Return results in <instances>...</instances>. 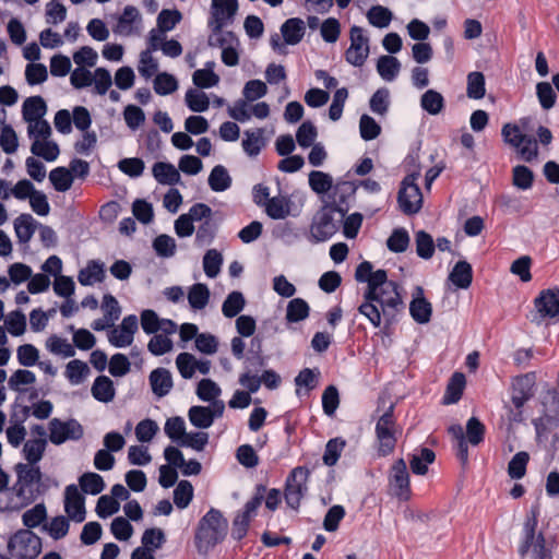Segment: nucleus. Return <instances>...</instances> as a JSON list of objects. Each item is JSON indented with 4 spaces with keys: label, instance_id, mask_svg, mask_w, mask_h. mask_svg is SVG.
Returning <instances> with one entry per match:
<instances>
[{
    "label": "nucleus",
    "instance_id": "f257e3e1",
    "mask_svg": "<svg viewBox=\"0 0 559 559\" xmlns=\"http://www.w3.org/2000/svg\"><path fill=\"white\" fill-rule=\"evenodd\" d=\"M228 533V521L222 511L211 508L199 521L195 531V547L200 554H207L221 544Z\"/></svg>",
    "mask_w": 559,
    "mask_h": 559
},
{
    "label": "nucleus",
    "instance_id": "f03ea898",
    "mask_svg": "<svg viewBox=\"0 0 559 559\" xmlns=\"http://www.w3.org/2000/svg\"><path fill=\"white\" fill-rule=\"evenodd\" d=\"M347 212L348 205L337 204L335 198L331 202H325L312 218L308 239L312 243L329 240L338 230V224L343 222Z\"/></svg>",
    "mask_w": 559,
    "mask_h": 559
},
{
    "label": "nucleus",
    "instance_id": "7ed1b4c3",
    "mask_svg": "<svg viewBox=\"0 0 559 559\" xmlns=\"http://www.w3.org/2000/svg\"><path fill=\"white\" fill-rule=\"evenodd\" d=\"M385 287H392V290L399 288V284L388 280V273L383 269L372 272L367 281V289L364 294V302L358 307L360 314L365 316L374 328L381 325V312L374 305V300H382V294L379 290Z\"/></svg>",
    "mask_w": 559,
    "mask_h": 559
},
{
    "label": "nucleus",
    "instance_id": "20e7f679",
    "mask_svg": "<svg viewBox=\"0 0 559 559\" xmlns=\"http://www.w3.org/2000/svg\"><path fill=\"white\" fill-rule=\"evenodd\" d=\"M538 516L539 506L534 504L531 507L530 512L526 514L523 524L522 542L518 550L521 558H525L532 548L533 559H552L551 550L546 547V540L543 532L536 534Z\"/></svg>",
    "mask_w": 559,
    "mask_h": 559
},
{
    "label": "nucleus",
    "instance_id": "39448f33",
    "mask_svg": "<svg viewBox=\"0 0 559 559\" xmlns=\"http://www.w3.org/2000/svg\"><path fill=\"white\" fill-rule=\"evenodd\" d=\"M535 373L528 372L522 376H518L512 380L511 383V402L514 409H510V419L515 423H522L523 406L530 401L535 394Z\"/></svg>",
    "mask_w": 559,
    "mask_h": 559
},
{
    "label": "nucleus",
    "instance_id": "423d86ee",
    "mask_svg": "<svg viewBox=\"0 0 559 559\" xmlns=\"http://www.w3.org/2000/svg\"><path fill=\"white\" fill-rule=\"evenodd\" d=\"M394 404H391L376 424L374 431L379 442L377 450L379 456H386L391 454L397 442L399 430L394 417Z\"/></svg>",
    "mask_w": 559,
    "mask_h": 559
},
{
    "label": "nucleus",
    "instance_id": "0eeeda50",
    "mask_svg": "<svg viewBox=\"0 0 559 559\" xmlns=\"http://www.w3.org/2000/svg\"><path fill=\"white\" fill-rule=\"evenodd\" d=\"M310 471L306 466L293 468L285 479L284 499L288 508L298 511L302 498L307 495V481Z\"/></svg>",
    "mask_w": 559,
    "mask_h": 559
},
{
    "label": "nucleus",
    "instance_id": "6e6552de",
    "mask_svg": "<svg viewBox=\"0 0 559 559\" xmlns=\"http://www.w3.org/2000/svg\"><path fill=\"white\" fill-rule=\"evenodd\" d=\"M420 171L416 170L404 177L397 193V203L400 210L406 215L418 213L423 206V194L419 186L416 183Z\"/></svg>",
    "mask_w": 559,
    "mask_h": 559
},
{
    "label": "nucleus",
    "instance_id": "1a4fd4ad",
    "mask_svg": "<svg viewBox=\"0 0 559 559\" xmlns=\"http://www.w3.org/2000/svg\"><path fill=\"white\" fill-rule=\"evenodd\" d=\"M501 133L504 142L519 147L522 159L531 163L537 158L538 145L536 139L522 134L516 124L506 123Z\"/></svg>",
    "mask_w": 559,
    "mask_h": 559
},
{
    "label": "nucleus",
    "instance_id": "9d476101",
    "mask_svg": "<svg viewBox=\"0 0 559 559\" xmlns=\"http://www.w3.org/2000/svg\"><path fill=\"white\" fill-rule=\"evenodd\" d=\"M382 294V300H374V305L380 309L384 323L381 332L385 335L391 334V326L397 322L396 314L403 308V300L399 288L392 290V287H385L379 290Z\"/></svg>",
    "mask_w": 559,
    "mask_h": 559
},
{
    "label": "nucleus",
    "instance_id": "9b49d317",
    "mask_svg": "<svg viewBox=\"0 0 559 559\" xmlns=\"http://www.w3.org/2000/svg\"><path fill=\"white\" fill-rule=\"evenodd\" d=\"M535 314L532 322L540 324L545 320H559V287L546 288L539 292L534 301Z\"/></svg>",
    "mask_w": 559,
    "mask_h": 559
},
{
    "label": "nucleus",
    "instance_id": "f8f14e48",
    "mask_svg": "<svg viewBox=\"0 0 559 559\" xmlns=\"http://www.w3.org/2000/svg\"><path fill=\"white\" fill-rule=\"evenodd\" d=\"M14 471L16 473V481L12 487V490L16 495V497L23 499V503L16 508L20 510L31 503H33L36 498L45 492V488H39L37 486L35 489H31V487L36 484L34 478L28 471V465L24 463H17L14 466Z\"/></svg>",
    "mask_w": 559,
    "mask_h": 559
},
{
    "label": "nucleus",
    "instance_id": "ddd939ff",
    "mask_svg": "<svg viewBox=\"0 0 559 559\" xmlns=\"http://www.w3.org/2000/svg\"><path fill=\"white\" fill-rule=\"evenodd\" d=\"M350 46L345 51V60L354 67H362L370 48L369 38L364 34V28L353 25L349 31Z\"/></svg>",
    "mask_w": 559,
    "mask_h": 559
},
{
    "label": "nucleus",
    "instance_id": "4468645a",
    "mask_svg": "<svg viewBox=\"0 0 559 559\" xmlns=\"http://www.w3.org/2000/svg\"><path fill=\"white\" fill-rule=\"evenodd\" d=\"M49 440L56 445H60L67 440H80L84 433L83 426L74 418L67 421L52 418L49 421Z\"/></svg>",
    "mask_w": 559,
    "mask_h": 559
},
{
    "label": "nucleus",
    "instance_id": "2eb2a0df",
    "mask_svg": "<svg viewBox=\"0 0 559 559\" xmlns=\"http://www.w3.org/2000/svg\"><path fill=\"white\" fill-rule=\"evenodd\" d=\"M389 487L393 496L401 501H408L412 497L409 474L403 459L396 460L389 474Z\"/></svg>",
    "mask_w": 559,
    "mask_h": 559
},
{
    "label": "nucleus",
    "instance_id": "dca6fc26",
    "mask_svg": "<svg viewBox=\"0 0 559 559\" xmlns=\"http://www.w3.org/2000/svg\"><path fill=\"white\" fill-rule=\"evenodd\" d=\"M238 10V0H212L209 26L214 34H221L224 25L231 22Z\"/></svg>",
    "mask_w": 559,
    "mask_h": 559
},
{
    "label": "nucleus",
    "instance_id": "f3484780",
    "mask_svg": "<svg viewBox=\"0 0 559 559\" xmlns=\"http://www.w3.org/2000/svg\"><path fill=\"white\" fill-rule=\"evenodd\" d=\"M64 511L69 519L76 523H81L85 520V497L79 491L75 484H70L64 489Z\"/></svg>",
    "mask_w": 559,
    "mask_h": 559
},
{
    "label": "nucleus",
    "instance_id": "a211bd4d",
    "mask_svg": "<svg viewBox=\"0 0 559 559\" xmlns=\"http://www.w3.org/2000/svg\"><path fill=\"white\" fill-rule=\"evenodd\" d=\"M15 537L21 551L16 555V559H36L43 549L41 538L31 530H19Z\"/></svg>",
    "mask_w": 559,
    "mask_h": 559
},
{
    "label": "nucleus",
    "instance_id": "6ab92c4d",
    "mask_svg": "<svg viewBox=\"0 0 559 559\" xmlns=\"http://www.w3.org/2000/svg\"><path fill=\"white\" fill-rule=\"evenodd\" d=\"M409 313L413 320L418 324H426L431 320L432 306L425 298L424 289L420 286H416L415 288V294L409 304Z\"/></svg>",
    "mask_w": 559,
    "mask_h": 559
},
{
    "label": "nucleus",
    "instance_id": "aec40b11",
    "mask_svg": "<svg viewBox=\"0 0 559 559\" xmlns=\"http://www.w3.org/2000/svg\"><path fill=\"white\" fill-rule=\"evenodd\" d=\"M148 381L152 392L157 397L166 396L174 386L173 376L170 371L163 367H158L152 370L148 376Z\"/></svg>",
    "mask_w": 559,
    "mask_h": 559
},
{
    "label": "nucleus",
    "instance_id": "412c9836",
    "mask_svg": "<svg viewBox=\"0 0 559 559\" xmlns=\"http://www.w3.org/2000/svg\"><path fill=\"white\" fill-rule=\"evenodd\" d=\"M46 112L47 104L39 95L26 98L22 105L23 119L29 123L43 119Z\"/></svg>",
    "mask_w": 559,
    "mask_h": 559
},
{
    "label": "nucleus",
    "instance_id": "4be33fe9",
    "mask_svg": "<svg viewBox=\"0 0 559 559\" xmlns=\"http://www.w3.org/2000/svg\"><path fill=\"white\" fill-rule=\"evenodd\" d=\"M465 385V374L459 371L454 372L447 384L445 393L442 397V404L450 405L457 403L463 395Z\"/></svg>",
    "mask_w": 559,
    "mask_h": 559
},
{
    "label": "nucleus",
    "instance_id": "5701e85b",
    "mask_svg": "<svg viewBox=\"0 0 559 559\" xmlns=\"http://www.w3.org/2000/svg\"><path fill=\"white\" fill-rule=\"evenodd\" d=\"M105 265L98 260H91L87 265L80 270L78 281L82 286H91L96 282L105 280Z\"/></svg>",
    "mask_w": 559,
    "mask_h": 559
},
{
    "label": "nucleus",
    "instance_id": "b1692460",
    "mask_svg": "<svg viewBox=\"0 0 559 559\" xmlns=\"http://www.w3.org/2000/svg\"><path fill=\"white\" fill-rule=\"evenodd\" d=\"M305 22L299 17H290L281 26V33L287 45H297L305 35Z\"/></svg>",
    "mask_w": 559,
    "mask_h": 559
},
{
    "label": "nucleus",
    "instance_id": "393cba45",
    "mask_svg": "<svg viewBox=\"0 0 559 559\" xmlns=\"http://www.w3.org/2000/svg\"><path fill=\"white\" fill-rule=\"evenodd\" d=\"M153 176L160 185L175 186L180 183L179 170L170 163L157 162L152 168Z\"/></svg>",
    "mask_w": 559,
    "mask_h": 559
},
{
    "label": "nucleus",
    "instance_id": "a878e982",
    "mask_svg": "<svg viewBox=\"0 0 559 559\" xmlns=\"http://www.w3.org/2000/svg\"><path fill=\"white\" fill-rule=\"evenodd\" d=\"M93 397L102 403H109L115 399L116 390L114 382L107 376H98L91 389Z\"/></svg>",
    "mask_w": 559,
    "mask_h": 559
},
{
    "label": "nucleus",
    "instance_id": "bb28decb",
    "mask_svg": "<svg viewBox=\"0 0 559 559\" xmlns=\"http://www.w3.org/2000/svg\"><path fill=\"white\" fill-rule=\"evenodd\" d=\"M449 280L461 289H467L473 282L472 265L463 260L456 262L453 270L449 274Z\"/></svg>",
    "mask_w": 559,
    "mask_h": 559
},
{
    "label": "nucleus",
    "instance_id": "cd10ccee",
    "mask_svg": "<svg viewBox=\"0 0 559 559\" xmlns=\"http://www.w3.org/2000/svg\"><path fill=\"white\" fill-rule=\"evenodd\" d=\"M289 197H273L264 203L265 213L272 219H285L290 214Z\"/></svg>",
    "mask_w": 559,
    "mask_h": 559
},
{
    "label": "nucleus",
    "instance_id": "c85d7f7f",
    "mask_svg": "<svg viewBox=\"0 0 559 559\" xmlns=\"http://www.w3.org/2000/svg\"><path fill=\"white\" fill-rule=\"evenodd\" d=\"M35 228L36 221L31 214L23 213L14 221L15 235L21 243H26L32 239Z\"/></svg>",
    "mask_w": 559,
    "mask_h": 559
},
{
    "label": "nucleus",
    "instance_id": "c756f323",
    "mask_svg": "<svg viewBox=\"0 0 559 559\" xmlns=\"http://www.w3.org/2000/svg\"><path fill=\"white\" fill-rule=\"evenodd\" d=\"M207 182L213 191L223 192L230 188L233 179L226 167L216 165L212 168Z\"/></svg>",
    "mask_w": 559,
    "mask_h": 559
},
{
    "label": "nucleus",
    "instance_id": "7c9ffc66",
    "mask_svg": "<svg viewBox=\"0 0 559 559\" xmlns=\"http://www.w3.org/2000/svg\"><path fill=\"white\" fill-rule=\"evenodd\" d=\"M401 62L393 56H381L377 61V71L386 82H392L399 75Z\"/></svg>",
    "mask_w": 559,
    "mask_h": 559
},
{
    "label": "nucleus",
    "instance_id": "2f4dec72",
    "mask_svg": "<svg viewBox=\"0 0 559 559\" xmlns=\"http://www.w3.org/2000/svg\"><path fill=\"white\" fill-rule=\"evenodd\" d=\"M305 234V229L298 228L293 222L289 221L278 223L273 229L274 237L282 239L288 245L299 240Z\"/></svg>",
    "mask_w": 559,
    "mask_h": 559
},
{
    "label": "nucleus",
    "instance_id": "473e14b6",
    "mask_svg": "<svg viewBox=\"0 0 559 559\" xmlns=\"http://www.w3.org/2000/svg\"><path fill=\"white\" fill-rule=\"evenodd\" d=\"M310 307L302 298H294L288 301L286 308V321L288 323H297L309 317Z\"/></svg>",
    "mask_w": 559,
    "mask_h": 559
},
{
    "label": "nucleus",
    "instance_id": "72a5a7b5",
    "mask_svg": "<svg viewBox=\"0 0 559 559\" xmlns=\"http://www.w3.org/2000/svg\"><path fill=\"white\" fill-rule=\"evenodd\" d=\"M436 460L435 452L429 448H420L419 454H412L409 459V466L414 474L425 475L428 472V464L433 463Z\"/></svg>",
    "mask_w": 559,
    "mask_h": 559
},
{
    "label": "nucleus",
    "instance_id": "f704fd0d",
    "mask_svg": "<svg viewBox=\"0 0 559 559\" xmlns=\"http://www.w3.org/2000/svg\"><path fill=\"white\" fill-rule=\"evenodd\" d=\"M79 485L83 493L96 496L105 489L103 477L93 472H86L79 477Z\"/></svg>",
    "mask_w": 559,
    "mask_h": 559
},
{
    "label": "nucleus",
    "instance_id": "c9c22d12",
    "mask_svg": "<svg viewBox=\"0 0 559 559\" xmlns=\"http://www.w3.org/2000/svg\"><path fill=\"white\" fill-rule=\"evenodd\" d=\"M420 106L429 115L440 114L444 106V97L441 93L435 90H427L420 97Z\"/></svg>",
    "mask_w": 559,
    "mask_h": 559
},
{
    "label": "nucleus",
    "instance_id": "e433bc0d",
    "mask_svg": "<svg viewBox=\"0 0 559 559\" xmlns=\"http://www.w3.org/2000/svg\"><path fill=\"white\" fill-rule=\"evenodd\" d=\"M263 133L264 130L262 128L255 131H245L246 138L242 140V148L250 157L259 155L264 146Z\"/></svg>",
    "mask_w": 559,
    "mask_h": 559
},
{
    "label": "nucleus",
    "instance_id": "4c0bfd02",
    "mask_svg": "<svg viewBox=\"0 0 559 559\" xmlns=\"http://www.w3.org/2000/svg\"><path fill=\"white\" fill-rule=\"evenodd\" d=\"M47 440L45 438H36L24 443L23 453L25 460L31 464H37L46 450Z\"/></svg>",
    "mask_w": 559,
    "mask_h": 559
},
{
    "label": "nucleus",
    "instance_id": "58836bf2",
    "mask_svg": "<svg viewBox=\"0 0 559 559\" xmlns=\"http://www.w3.org/2000/svg\"><path fill=\"white\" fill-rule=\"evenodd\" d=\"M49 180L56 191L66 192L72 187L73 175L67 167L59 166L50 171Z\"/></svg>",
    "mask_w": 559,
    "mask_h": 559
},
{
    "label": "nucleus",
    "instance_id": "ea45409f",
    "mask_svg": "<svg viewBox=\"0 0 559 559\" xmlns=\"http://www.w3.org/2000/svg\"><path fill=\"white\" fill-rule=\"evenodd\" d=\"M190 423L200 429L210 428L213 423V415L210 413V406H191L188 412Z\"/></svg>",
    "mask_w": 559,
    "mask_h": 559
},
{
    "label": "nucleus",
    "instance_id": "a19ab883",
    "mask_svg": "<svg viewBox=\"0 0 559 559\" xmlns=\"http://www.w3.org/2000/svg\"><path fill=\"white\" fill-rule=\"evenodd\" d=\"M210 299V289L205 284H193L188 292V301L191 308L201 310L205 308Z\"/></svg>",
    "mask_w": 559,
    "mask_h": 559
},
{
    "label": "nucleus",
    "instance_id": "79ce46f5",
    "mask_svg": "<svg viewBox=\"0 0 559 559\" xmlns=\"http://www.w3.org/2000/svg\"><path fill=\"white\" fill-rule=\"evenodd\" d=\"M415 243L416 253L419 258L424 260H429L432 258L436 250V245L432 236L429 233L425 230H418L415 234Z\"/></svg>",
    "mask_w": 559,
    "mask_h": 559
},
{
    "label": "nucleus",
    "instance_id": "37998d69",
    "mask_svg": "<svg viewBox=\"0 0 559 559\" xmlns=\"http://www.w3.org/2000/svg\"><path fill=\"white\" fill-rule=\"evenodd\" d=\"M141 543L142 548H148L150 551L155 552L157 549H160L166 543V535L162 528H146L142 534Z\"/></svg>",
    "mask_w": 559,
    "mask_h": 559
},
{
    "label": "nucleus",
    "instance_id": "c03bdc74",
    "mask_svg": "<svg viewBox=\"0 0 559 559\" xmlns=\"http://www.w3.org/2000/svg\"><path fill=\"white\" fill-rule=\"evenodd\" d=\"M267 488L263 484H257L254 487V495L250 500H248L243 510L239 511L238 514L251 520L253 516L257 515V511L259 507L262 504L264 500V495L266 493Z\"/></svg>",
    "mask_w": 559,
    "mask_h": 559
},
{
    "label": "nucleus",
    "instance_id": "a18cd8bd",
    "mask_svg": "<svg viewBox=\"0 0 559 559\" xmlns=\"http://www.w3.org/2000/svg\"><path fill=\"white\" fill-rule=\"evenodd\" d=\"M267 488L263 484H257L254 487V495L250 500H248L243 510L239 511L238 514L251 520L253 516L257 515V511L259 507L262 504L264 500V495L266 493Z\"/></svg>",
    "mask_w": 559,
    "mask_h": 559
},
{
    "label": "nucleus",
    "instance_id": "49530a36",
    "mask_svg": "<svg viewBox=\"0 0 559 559\" xmlns=\"http://www.w3.org/2000/svg\"><path fill=\"white\" fill-rule=\"evenodd\" d=\"M187 107L194 112H203L209 109L210 99L207 95L194 88H189L185 95Z\"/></svg>",
    "mask_w": 559,
    "mask_h": 559
},
{
    "label": "nucleus",
    "instance_id": "de8ad7c7",
    "mask_svg": "<svg viewBox=\"0 0 559 559\" xmlns=\"http://www.w3.org/2000/svg\"><path fill=\"white\" fill-rule=\"evenodd\" d=\"M409 245V235L404 227L394 228L386 239V247L391 252L402 253L407 250Z\"/></svg>",
    "mask_w": 559,
    "mask_h": 559
},
{
    "label": "nucleus",
    "instance_id": "09e8293b",
    "mask_svg": "<svg viewBox=\"0 0 559 559\" xmlns=\"http://www.w3.org/2000/svg\"><path fill=\"white\" fill-rule=\"evenodd\" d=\"M246 305L245 297L240 292H231L223 302L222 311L226 318L238 316Z\"/></svg>",
    "mask_w": 559,
    "mask_h": 559
},
{
    "label": "nucleus",
    "instance_id": "8fccbe9b",
    "mask_svg": "<svg viewBox=\"0 0 559 559\" xmlns=\"http://www.w3.org/2000/svg\"><path fill=\"white\" fill-rule=\"evenodd\" d=\"M309 186L317 194H324L332 189L333 178L326 173L312 170L309 174Z\"/></svg>",
    "mask_w": 559,
    "mask_h": 559
},
{
    "label": "nucleus",
    "instance_id": "3c124183",
    "mask_svg": "<svg viewBox=\"0 0 559 559\" xmlns=\"http://www.w3.org/2000/svg\"><path fill=\"white\" fill-rule=\"evenodd\" d=\"M530 461V454L525 451H520L513 455L508 464V475L512 479H521L526 474V466Z\"/></svg>",
    "mask_w": 559,
    "mask_h": 559
},
{
    "label": "nucleus",
    "instance_id": "603ef678",
    "mask_svg": "<svg viewBox=\"0 0 559 559\" xmlns=\"http://www.w3.org/2000/svg\"><path fill=\"white\" fill-rule=\"evenodd\" d=\"M140 19L141 16L139 10L133 5H127L124 7L122 14L119 16L114 32L129 35L132 32L130 25Z\"/></svg>",
    "mask_w": 559,
    "mask_h": 559
},
{
    "label": "nucleus",
    "instance_id": "864d4df0",
    "mask_svg": "<svg viewBox=\"0 0 559 559\" xmlns=\"http://www.w3.org/2000/svg\"><path fill=\"white\" fill-rule=\"evenodd\" d=\"M31 152L47 162H53L60 154L59 146L53 141H34L31 145Z\"/></svg>",
    "mask_w": 559,
    "mask_h": 559
},
{
    "label": "nucleus",
    "instance_id": "5fc2aeb1",
    "mask_svg": "<svg viewBox=\"0 0 559 559\" xmlns=\"http://www.w3.org/2000/svg\"><path fill=\"white\" fill-rule=\"evenodd\" d=\"M346 445V441L342 438H333L328 441L325 444V450L323 454V463L326 466H334L338 459L341 457L342 451Z\"/></svg>",
    "mask_w": 559,
    "mask_h": 559
},
{
    "label": "nucleus",
    "instance_id": "6e6d98bb",
    "mask_svg": "<svg viewBox=\"0 0 559 559\" xmlns=\"http://www.w3.org/2000/svg\"><path fill=\"white\" fill-rule=\"evenodd\" d=\"M223 255L216 249H209L203 257V270L207 277L214 278L221 272Z\"/></svg>",
    "mask_w": 559,
    "mask_h": 559
},
{
    "label": "nucleus",
    "instance_id": "4d7b16f0",
    "mask_svg": "<svg viewBox=\"0 0 559 559\" xmlns=\"http://www.w3.org/2000/svg\"><path fill=\"white\" fill-rule=\"evenodd\" d=\"M47 519V509L44 503H37L32 509L25 511L22 515L25 530L39 526Z\"/></svg>",
    "mask_w": 559,
    "mask_h": 559
},
{
    "label": "nucleus",
    "instance_id": "13d9d810",
    "mask_svg": "<svg viewBox=\"0 0 559 559\" xmlns=\"http://www.w3.org/2000/svg\"><path fill=\"white\" fill-rule=\"evenodd\" d=\"M369 23L378 28H385L390 25L393 14L392 12L382 5H373L367 13Z\"/></svg>",
    "mask_w": 559,
    "mask_h": 559
},
{
    "label": "nucleus",
    "instance_id": "bf43d9fd",
    "mask_svg": "<svg viewBox=\"0 0 559 559\" xmlns=\"http://www.w3.org/2000/svg\"><path fill=\"white\" fill-rule=\"evenodd\" d=\"M318 136V130L317 127L313 124L312 121L306 120L304 121L296 132V141L299 144V146L307 148L312 146Z\"/></svg>",
    "mask_w": 559,
    "mask_h": 559
},
{
    "label": "nucleus",
    "instance_id": "052dcab7",
    "mask_svg": "<svg viewBox=\"0 0 559 559\" xmlns=\"http://www.w3.org/2000/svg\"><path fill=\"white\" fill-rule=\"evenodd\" d=\"M466 94L472 99H480L485 96V75L481 72L474 71L467 75Z\"/></svg>",
    "mask_w": 559,
    "mask_h": 559
},
{
    "label": "nucleus",
    "instance_id": "680f3d73",
    "mask_svg": "<svg viewBox=\"0 0 559 559\" xmlns=\"http://www.w3.org/2000/svg\"><path fill=\"white\" fill-rule=\"evenodd\" d=\"M153 87L155 93L158 95H169L178 88V81L173 74L162 72L156 74Z\"/></svg>",
    "mask_w": 559,
    "mask_h": 559
},
{
    "label": "nucleus",
    "instance_id": "e2e57ef3",
    "mask_svg": "<svg viewBox=\"0 0 559 559\" xmlns=\"http://www.w3.org/2000/svg\"><path fill=\"white\" fill-rule=\"evenodd\" d=\"M193 499V486L189 480H180L174 490V503L186 509Z\"/></svg>",
    "mask_w": 559,
    "mask_h": 559
},
{
    "label": "nucleus",
    "instance_id": "0e129e2a",
    "mask_svg": "<svg viewBox=\"0 0 559 559\" xmlns=\"http://www.w3.org/2000/svg\"><path fill=\"white\" fill-rule=\"evenodd\" d=\"M222 393L219 385L212 379L205 378L199 381L197 395L203 402H211Z\"/></svg>",
    "mask_w": 559,
    "mask_h": 559
},
{
    "label": "nucleus",
    "instance_id": "69168bd1",
    "mask_svg": "<svg viewBox=\"0 0 559 559\" xmlns=\"http://www.w3.org/2000/svg\"><path fill=\"white\" fill-rule=\"evenodd\" d=\"M47 349L56 355H62L66 358L73 357L75 355L74 347L68 343L66 338H61L57 335H51L46 341Z\"/></svg>",
    "mask_w": 559,
    "mask_h": 559
},
{
    "label": "nucleus",
    "instance_id": "338daca9",
    "mask_svg": "<svg viewBox=\"0 0 559 559\" xmlns=\"http://www.w3.org/2000/svg\"><path fill=\"white\" fill-rule=\"evenodd\" d=\"M164 430L167 437L178 445L181 438H185L187 435L185 420L179 416L168 418L165 423Z\"/></svg>",
    "mask_w": 559,
    "mask_h": 559
},
{
    "label": "nucleus",
    "instance_id": "774afa93",
    "mask_svg": "<svg viewBox=\"0 0 559 559\" xmlns=\"http://www.w3.org/2000/svg\"><path fill=\"white\" fill-rule=\"evenodd\" d=\"M536 95L544 110H549L556 105L557 95L551 84L539 82L536 84Z\"/></svg>",
    "mask_w": 559,
    "mask_h": 559
}]
</instances>
